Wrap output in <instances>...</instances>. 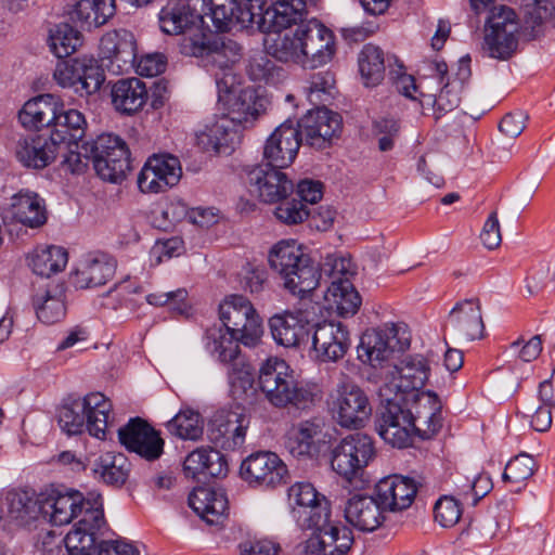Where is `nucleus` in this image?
<instances>
[{"instance_id": "46", "label": "nucleus", "mask_w": 555, "mask_h": 555, "mask_svg": "<svg viewBox=\"0 0 555 555\" xmlns=\"http://www.w3.org/2000/svg\"><path fill=\"white\" fill-rule=\"evenodd\" d=\"M115 14V0H79L70 18L82 29L91 30L104 25Z\"/></svg>"}, {"instance_id": "39", "label": "nucleus", "mask_w": 555, "mask_h": 555, "mask_svg": "<svg viewBox=\"0 0 555 555\" xmlns=\"http://www.w3.org/2000/svg\"><path fill=\"white\" fill-rule=\"evenodd\" d=\"M62 109V101L53 94H40L28 100L18 113L22 126L29 130L52 127L56 111Z\"/></svg>"}, {"instance_id": "45", "label": "nucleus", "mask_w": 555, "mask_h": 555, "mask_svg": "<svg viewBox=\"0 0 555 555\" xmlns=\"http://www.w3.org/2000/svg\"><path fill=\"white\" fill-rule=\"evenodd\" d=\"M100 49L103 57L122 63L125 69L131 67L137 59L134 36L128 30L104 35L100 41Z\"/></svg>"}, {"instance_id": "25", "label": "nucleus", "mask_w": 555, "mask_h": 555, "mask_svg": "<svg viewBox=\"0 0 555 555\" xmlns=\"http://www.w3.org/2000/svg\"><path fill=\"white\" fill-rule=\"evenodd\" d=\"M350 347L347 327L340 322L325 321L314 325L312 351L321 362H336Z\"/></svg>"}, {"instance_id": "34", "label": "nucleus", "mask_w": 555, "mask_h": 555, "mask_svg": "<svg viewBox=\"0 0 555 555\" xmlns=\"http://www.w3.org/2000/svg\"><path fill=\"white\" fill-rule=\"evenodd\" d=\"M385 508L377 498L354 494L348 499L345 505L346 520L361 531L372 532L384 521Z\"/></svg>"}, {"instance_id": "7", "label": "nucleus", "mask_w": 555, "mask_h": 555, "mask_svg": "<svg viewBox=\"0 0 555 555\" xmlns=\"http://www.w3.org/2000/svg\"><path fill=\"white\" fill-rule=\"evenodd\" d=\"M375 456L373 439L363 433L349 434L331 450V466L347 481L360 477Z\"/></svg>"}, {"instance_id": "50", "label": "nucleus", "mask_w": 555, "mask_h": 555, "mask_svg": "<svg viewBox=\"0 0 555 555\" xmlns=\"http://www.w3.org/2000/svg\"><path fill=\"white\" fill-rule=\"evenodd\" d=\"M8 512L11 518L21 525H27L42 516L41 493L35 494L30 491H11L7 496Z\"/></svg>"}, {"instance_id": "62", "label": "nucleus", "mask_w": 555, "mask_h": 555, "mask_svg": "<svg viewBox=\"0 0 555 555\" xmlns=\"http://www.w3.org/2000/svg\"><path fill=\"white\" fill-rule=\"evenodd\" d=\"M373 132L378 137V149L382 152L392 150L396 139L399 137L400 125L393 118H380L374 121Z\"/></svg>"}, {"instance_id": "23", "label": "nucleus", "mask_w": 555, "mask_h": 555, "mask_svg": "<svg viewBox=\"0 0 555 555\" xmlns=\"http://www.w3.org/2000/svg\"><path fill=\"white\" fill-rule=\"evenodd\" d=\"M247 427L248 420L244 414L219 410L209 420L207 436L216 447L235 450L243 446Z\"/></svg>"}, {"instance_id": "26", "label": "nucleus", "mask_w": 555, "mask_h": 555, "mask_svg": "<svg viewBox=\"0 0 555 555\" xmlns=\"http://www.w3.org/2000/svg\"><path fill=\"white\" fill-rule=\"evenodd\" d=\"M390 380L383 386H392V396L400 392L404 401L410 400L411 393L423 388L429 376L427 360L421 354L405 356L389 372Z\"/></svg>"}, {"instance_id": "41", "label": "nucleus", "mask_w": 555, "mask_h": 555, "mask_svg": "<svg viewBox=\"0 0 555 555\" xmlns=\"http://www.w3.org/2000/svg\"><path fill=\"white\" fill-rule=\"evenodd\" d=\"M86 128L83 114L74 108L64 111L62 103V109L56 111L50 137L61 150L65 144L78 149V142L85 137Z\"/></svg>"}, {"instance_id": "30", "label": "nucleus", "mask_w": 555, "mask_h": 555, "mask_svg": "<svg viewBox=\"0 0 555 555\" xmlns=\"http://www.w3.org/2000/svg\"><path fill=\"white\" fill-rule=\"evenodd\" d=\"M217 87L219 93L224 92L228 95L227 103L229 105V113L225 117L233 124L247 127V125L253 124L260 112L263 111V101L257 95L254 89L246 88L236 92L229 86L227 77L217 78Z\"/></svg>"}, {"instance_id": "36", "label": "nucleus", "mask_w": 555, "mask_h": 555, "mask_svg": "<svg viewBox=\"0 0 555 555\" xmlns=\"http://www.w3.org/2000/svg\"><path fill=\"white\" fill-rule=\"evenodd\" d=\"M189 505L210 526L222 525L228 516V499L221 489L195 488L189 495Z\"/></svg>"}, {"instance_id": "3", "label": "nucleus", "mask_w": 555, "mask_h": 555, "mask_svg": "<svg viewBox=\"0 0 555 555\" xmlns=\"http://www.w3.org/2000/svg\"><path fill=\"white\" fill-rule=\"evenodd\" d=\"M112 410L109 400L101 392H92L73 400L59 411V425L68 435H78L85 428L98 439H104Z\"/></svg>"}, {"instance_id": "49", "label": "nucleus", "mask_w": 555, "mask_h": 555, "mask_svg": "<svg viewBox=\"0 0 555 555\" xmlns=\"http://www.w3.org/2000/svg\"><path fill=\"white\" fill-rule=\"evenodd\" d=\"M307 14L304 0H276L262 15L264 23H270L272 28H291L293 24L305 23Z\"/></svg>"}, {"instance_id": "22", "label": "nucleus", "mask_w": 555, "mask_h": 555, "mask_svg": "<svg viewBox=\"0 0 555 555\" xmlns=\"http://www.w3.org/2000/svg\"><path fill=\"white\" fill-rule=\"evenodd\" d=\"M412 404L405 405L413 435L422 439L435 436L442 426L441 404L436 393L426 391L411 393Z\"/></svg>"}, {"instance_id": "14", "label": "nucleus", "mask_w": 555, "mask_h": 555, "mask_svg": "<svg viewBox=\"0 0 555 555\" xmlns=\"http://www.w3.org/2000/svg\"><path fill=\"white\" fill-rule=\"evenodd\" d=\"M400 331L404 333V326L393 323H387L377 330L366 331L362 335L358 347L359 360L377 367L388 361L396 349L403 350L408 348L409 339L399 337Z\"/></svg>"}, {"instance_id": "38", "label": "nucleus", "mask_w": 555, "mask_h": 555, "mask_svg": "<svg viewBox=\"0 0 555 555\" xmlns=\"http://www.w3.org/2000/svg\"><path fill=\"white\" fill-rule=\"evenodd\" d=\"M206 349L215 356L218 361L229 366L231 372H242L246 366L245 359L241 354L238 343L241 340L223 331L221 327L208 328L205 336Z\"/></svg>"}, {"instance_id": "40", "label": "nucleus", "mask_w": 555, "mask_h": 555, "mask_svg": "<svg viewBox=\"0 0 555 555\" xmlns=\"http://www.w3.org/2000/svg\"><path fill=\"white\" fill-rule=\"evenodd\" d=\"M112 103L116 111L132 115L141 111L147 101L149 92L140 78H121L112 86Z\"/></svg>"}, {"instance_id": "24", "label": "nucleus", "mask_w": 555, "mask_h": 555, "mask_svg": "<svg viewBox=\"0 0 555 555\" xmlns=\"http://www.w3.org/2000/svg\"><path fill=\"white\" fill-rule=\"evenodd\" d=\"M302 140L295 121L292 119L285 120L266 142L263 147L266 165L280 169L289 166L294 162Z\"/></svg>"}, {"instance_id": "33", "label": "nucleus", "mask_w": 555, "mask_h": 555, "mask_svg": "<svg viewBox=\"0 0 555 555\" xmlns=\"http://www.w3.org/2000/svg\"><path fill=\"white\" fill-rule=\"evenodd\" d=\"M323 430L320 418L300 421L287 433L285 447L298 460H310L318 455L319 441Z\"/></svg>"}, {"instance_id": "16", "label": "nucleus", "mask_w": 555, "mask_h": 555, "mask_svg": "<svg viewBox=\"0 0 555 555\" xmlns=\"http://www.w3.org/2000/svg\"><path fill=\"white\" fill-rule=\"evenodd\" d=\"M182 168L178 157L170 154L152 155L138 176V186L143 193H162L178 184Z\"/></svg>"}, {"instance_id": "53", "label": "nucleus", "mask_w": 555, "mask_h": 555, "mask_svg": "<svg viewBox=\"0 0 555 555\" xmlns=\"http://www.w3.org/2000/svg\"><path fill=\"white\" fill-rule=\"evenodd\" d=\"M66 263L67 253L60 246L38 248L30 258V267L34 273L46 278L62 271Z\"/></svg>"}, {"instance_id": "6", "label": "nucleus", "mask_w": 555, "mask_h": 555, "mask_svg": "<svg viewBox=\"0 0 555 555\" xmlns=\"http://www.w3.org/2000/svg\"><path fill=\"white\" fill-rule=\"evenodd\" d=\"M90 151L93 167L103 180L119 182L131 170L130 152L126 142L113 133H102L92 142L83 143Z\"/></svg>"}, {"instance_id": "10", "label": "nucleus", "mask_w": 555, "mask_h": 555, "mask_svg": "<svg viewBox=\"0 0 555 555\" xmlns=\"http://www.w3.org/2000/svg\"><path fill=\"white\" fill-rule=\"evenodd\" d=\"M219 318L225 331L245 346H254L261 335V320L251 302L242 295H232L219 306Z\"/></svg>"}, {"instance_id": "51", "label": "nucleus", "mask_w": 555, "mask_h": 555, "mask_svg": "<svg viewBox=\"0 0 555 555\" xmlns=\"http://www.w3.org/2000/svg\"><path fill=\"white\" fill-rule=\"evenodd\" d=\"M334 280L327 286L325 298L331 301L340 317H351L361 306V297L349 279Z\"/></svg>"}, {"instance_id": "61", "label": "nucleus", "mask_w": 555, "mask_h": 555, "mask_svg": "<svg viewBox=\"0 0 555 555\" xmlns=\"http://www.w3.org/2000/svg\"><path fill=\"white\" fill-rule=\"evenodd\" d=\"M188 292L185 288H178L173 292L153 293L146 296V301L153 306L169 305L170 309L179 314L188 311Z\"/></svg>"}, {"instance_id": "27", "label": "nucleus", "mask_w": 555, "mask_h": 555, "mask_svg": "<svg viewBox=\"0 0 555 555\" xmlns=\"http://www.w3.org/2000/svg\"><path fill=\"white\" fill-rule=\"evenodd\" d=\"M250 192L258 194L264 203H276L286 198L294 190L293 182L280 168L270 165L255 166L247 171Z\"/></svg>"}, {"instance_id": "42", "label": "nucleus", "mask_w": 555, "mask_h": 555, "mask_svg": "<svg viewBox=\"0 0 555 555\" xmlns=\"http://www.w3.org/2000/svg\"><path fill=\"white\" fill-rule=\"evenodd\" d=\"M116 271V261L108 255L99 254L85 260L74 274L77 288L87 289L104 285Z\"/></svg>"}, {"instance_id": "52", "label": "nucleus", "mask_w": 555, "mask_h": 555, "mask_svg": "<svg viewBox=\"0 0 555 555\" xmlns=\"http://www.w3.org/2000/svg\"><path fill=\"white\" fill-rule=\"evenodd\" d=\"M48 44L56 57L63 59L76 52L82 44V36L72 25L60 23L49 29Z\"/></svg>"}, {"instance_id": "5", "label": "nucleus", "mask_w": 555, "mask_h": 555, "mask_svg": "<svg viewBox=\"0 0 555 555\" xmlns=\"http://www.w3.org/2000/svg\"><path fill=\"white\" fill-rule=\"evenodd\" d=\"M380 406L375 422L376 431L385 442L396 448H406L412 443L413 431L405 401L400 392L392 396V386H380Z\"/></svg>"}, {"instance_id": "18", "label": "nucleus", "mask_w": 555, "mask_h": 555, "mask_svg": "<svg viewBox=\"0 0 555 555\" xmlns=\"http://www.w3.org/2000/svg\"><path fill=\"white\" fill-rule=\"evenodd\" d=\"M302 40V67L314 69L332 61L335 54V36L317 20L300 24Z\"/></svg>"}, {"instance_id": "48", "label": "nucleus", "mask_w": 555, "mask_h": 555, "mask_svg": "<svg viewBox=\"0 0 555 555\" xmlns=\"http://www.w3.org/2000/svg\"><path fill=\"white\" fill-rule=\"evenodd\" d=\"M309 529L322 530L325 542L328 545L327 551L337 548L333 555H347L354 542L352 530L340 524L331 521V512L324 516L318 515L317 520L311 524Z\"/></svg>"}, {"instance_id": "12", "label": "nucleus", "mask_w": 555, "mask_h": 555, "mask_svg": "<svg viewBox=\"0 0 555 555\" xmlns=\"http://www.w3.org/2000/svg\"><path fill=\"white\" fill-rule=\"evenodd\" d=\"M203 24L209 18L217 31H228L234 24L247 26L261 16L259 0H198Z\"/></svg>"}, {"instance_id": "19", "label": "nucleus", "mask_w": 555, "mask_h": 555, "mask_svg": "<svg viewBox=\"0 0 555 555\" xmlns=\"http://www.w3.org/2000/svg\"><path fill=\"white\" fill-rule=\"evenodd\" d=\"M105 525L102 506L87 507L64 539L69 555H98V539Z\"/></svg>"}, {"instance_id": "20", "label": "nucleus", "mask_w": 555, "mask_h": 555, "mask_svg": "<svg viewBox=\"0 0 555 555\" xmlns=\"http://www.w3.org/2000/svg\"><path fill=\"white\" fill-rule=\"evenodd\" d=\"M295 126L308 145L322 150L340 132L341 117L323 106L309 111Z\"/></svg>"}, {"instance_id": "47", "label": "nucleus", "mask_w": 555, "mask_h": 555, "mask_svg": "<svg viewBox=\"0 0 555 555\" xmlns=\"http://www.w3.org/2000/svg\"><path fill=\"white\" fill-rule=\"evenodd\" d=\"M273 339L276 344L291 348L308 339L309 331L294 314L273 315L269 321Z\"/></svg>"}, {"instance_id": "29", "label": "nucleus", "mask_w": 555, "mask_h": 555, "mask_svg": "<svg viewBox=\"0 0 555 555\" xmlns=\"http://www.w3.org/2000/svg\"><path fill=\"white\" fill-rule=\"evenodd\" d=\"M13 152L23 167L41 170L55 160L61 149L50 135L28 134L16 140Z\"/></svg>"}, {"instance_id": "4", "label": "nucleus", "mask_w": 555, "mask_h": 555, "mask_svg": "<svg viewBox=\"0 0 555 555\" xmlns=\"http://www.w3.org/2000/svg\"><path fill=\"white\" fill-rule=\"evenodd\" d=\"M180 52L186 56L199 60V63L216 79L220 78L217 70L223 73V77L233 80L228 72L241 59V47L232 39L222 36H207L199 31L194 37H184L180 42Z\"/></svg>"}, {"instance_id": "63", "label": "nucleus", "mask_w": 555, "mask_h": 555, "mask_svg": "<svg viewBox=\"0 0 555 555\" xmlns=\"http://www.w3.org/2000/svg\"><path fill=\"white\" fill-rule=\"evenodd\" d=\"M233 124L225 116L219 118L214 124L208 125L210 132L217 143H220V147L223 154H229L233 150V143L236 138V131L233 129Z\"/></svg>"}, {"instance_id": "55", "label": "nucleus", "mask_w": 555, "mask_h": 555, "mask_svg": "<svg viewBox=\"0 0 555 555\" xmlns=\"http://www.w3.org/2000/svg\"><path fill=\"white\" fill-rule=\"evenodd\" d=\"M461 102L459 89L454 85L447 81L436 96L426 95L422 100L423 108L425 105L431 106L433 114L436 120L441 118L444 114L455 109Z\"/></svg>"}, {"instance_id": "1", "label": "nucleus", "mask_w": 555, "mask_h": 555, "mask_svg": "<svg viewBox=\"0 0 555 555\" xmlns=\"http://www.w3.org/2000/svg\"><path fill=\"white\" fill-rule=\"evenodd\" d=\"M257 388L278 409L308 410L318 398L315 389L298 382L283 359L270 357L258 369Z\"/></svg>"}, {"instance_id": "21", "label": "nucleus", "mask_w": 555, "mask_h": 555, "mask_svg": "<svg viewBox=\"0 0 555 555\" xmlns=\"http://www.w3.org/2000/svg\"><path fill=\"white\" fill-rule=\"evenodd\" d=\"M288 505L293 518L302 529L310 528L318 515L324 516L331 512L325 496L317 492L310 482H296L287 493Z\"/></svg>"}, {"instance_id": "57", "label": "nucleus", "mask_w": 555, "mask_h": 555, "mask_svg": "<svg viewBox=\"0 0 555 555\" xmlns=\"http://www.w3.org/2000/svg\"><path fill=\"white\" fill-rule=\"evenodd\" d=\"M34 304L38 319L44 324H54L65 317L64 301L59 297L50 296L49 292L42 298L37 297Z\"/></svg>"}, {"instance_id": "17", "label": "nucleus", "mask_w": 555, "mask_h": 555, "mask_svg": "<svg viewBox=\"0 0 555 555\" xmlns=\"http://www.w3.org/2000/svg\"><path fill=\"white\" fill-rule=\"evenodd\" d=\"M287 467L278 454L260 451L250 454L241 465V476L249 485L275 488L286 482Z\"/></svg>"}, {"instance_id": "31", "label": "nucleus", "mask_w": 555, "mask_h": 555, "mask_svg": "<svg viewBox=\"0 0 555 555\" xmlns=\"http://www.w3.org/2000/svg\"><path fill=\"white\" fill-rule=\"evenodd\" d=\"M203 23L198 0H175L159 13L160 29L168 35H184Z\"/></svg>"}, {"instance_id": "54", "label": "nucleus", "mask_w": 555, "mask_h": 555, "mask_svg": "<svg viewBox=\"0 0 555 555\" xmlns=\"http://www.w3.org/2000/svg\"><path fill=\"white\" fill-rule=\"evenodd\" d=\"M167 430L182 440H198L204 433V422L198 412L181 410L166 423Z\"/></svg>"}, {"instance_id": "35", "label": "nucleus", "mask_w": 555, "mask_h": 555, "mask_svg": "<svg viewBox=\"0 0 555 555\" xmlns=\"http://www.w3.org/2000/svg\"><path fill=\"white\" fill-rule=\"evenodd\" d=\"M266 52L283 63H295L302 66V40L300 24L296 29L274 28L264 38Z\"/></svg>"}, {"instance_id": "44", "label": "nucleus", "mask_w": 555, "mask_h": 555, "mask_svg": "<svg viewBox=\"0 0 555 555\" xmlns=\"http://www.w3.org/2000/svg\"><path fill=\"white\" fill-rule=\"evenodd\" d=\"M391 61L398 62L393 55H385L384 51L372 43L365 44L359 53V72L366 87L379 85L385 76L386 63L391 66Z\"/></svg>"}, {"instance_id": "8", "label": "nucleus", "mask_w": 555, "mask_h": 555, "mask_svg": "<svg viewBox=\"0 0 555 555\" xmlns=\"http://www.w3.org/2000/svg\"><path fill=\"white\" fill-rule=\"evenodd\" d=\"M519 22L513 9L493 5L485 26L483 49L490 57L507 60L517 49Z\"/></svg>"}, {"instance_id": "64", "label": "nucleus", "mask_w": 555, "mask_h": 555, "mask_svg": "<svg viewBox=\"0 0 555 555\" xmlns=\"http://www.w3.org/2000/svg\"><path fill=\"white\" fill-rule=\"evenodd\" d=\"M554 408L540 404L537 405L533 400H529L524 404V413L526 416L531 417V427L544 433L551 428L552 425V410Z\"/></svg>"}, {"instance_id": "60", "label": "nucleus", "mask_w": 555, "mask_h": 555, "mask_svg": "<svg viewBox=\"0 0 555 555\" xmlns=\"http://www.w3.org/2000/svg\"><path fill=\"white\" fill-rule=\"evenodd\" d=\"M435 520L443 528L453 527L461 518L462 509L452 496L440 498L434 507Z\"/></svg>"}, {"instance_id": "28", "label": "nucleus", "mask_w": 555, "mask_h": 555, "mask_svg": "<svg viewBox=\"0 0 555 555\" xmlns=\"http://www.w3.org/2000/svg\"><path fill=\"white\" fill-rule=\"evenodd\" d=\"M446 328L459 343H468L483 336L485 325L478 299L463 300L450 311Z\"/></svg>"}, {"instance_id": "43", "label": "nucleus", "mask_w": 555, "mask_h": 555, "mask_svg": "<svg viewBox=\"0 0 555 555\" xmlns=\"http://www.w3.org/2000/svg\"><path fill=\"white\" fill-rule=\"evenodd\" d=\"M87 465L95 478L115 487H120L127 481L131 466L126 455L114 452H105L93 460L88 459Z\"/></svg>"}, {"instance_id": "9", "label": "nucleus", "mask_w": 555, "mask_h": 555, "mask_svg": "<svg viewBox=\"0 0 555 555\" xmlns=\"http://www.w3.org/2000/svg\"><path fill=\"white\" fill-rule=\"evenodd\" d=\"M327 405L333 420L347 429L363 427L372 414L366 393L349 383L337 385L328 396Z\"/></svg>"}, {"instance_id": "37", "label": "nucleus", "mask_w": 555, "mask_h": 555, "mask_svg": "<svg viewBox=\"0 0 555 555\" xmlns=\"http://www.w3.org/2000/svg\"><path fill=\"white\" fill-rule=\"evenodd\" d=\"M5 218L29 228H39L48 219L44 199L34 191L21 190L11 197Z\"/></svg>"}, {"instance_id": "13", "label": "nucleus", "mask_w": 555, "mask_h": 555, "mask_svg": "<svg viewBox=\"0 0 555 555\" xmlns=\"http://www.w3.org/2000/svg\"><path fill=\"white\" fill-rule=\"evenodd\" d=\"M42 517L54 526L69 524L76 517H82L87 507H101L98 501L91 503L77 490L66 487L47 489L41 492Z\"/></svg>"}, {"instance_id": "59", "label": "nucleus", "mask_w": 555, "mask_h": 555, "mask_svg": "<svg viewBox=\"0 0 555 555\" xmlns=\"http://www.w3.org/2000/svg\"><path fill=\"white\" fill-rule=\"evenodd\" d=\"M280 204L274 210L275 217L286 224H296L306 220L311 211L307 208L306 204L287 197L279 201Z\"/></svg>"}, {"instance_id": "2", "label": "nucleus", "mask_w": 555, "mask_h": 555, "mask_svg": "<svg viewBox=\"0 0 555 555\" xmlns=\"http://www.w3.org/2000/svg\"><path fill=\"white\" fill-rule=\"evenodd\" d=\"M268 260L271 269L283 280L284 287L294 295L304 297L314 291L321 281L319 266L294 240L273 245Z\"/></svg>"}, {"instance_id": "56", "label": "nucleus", "mask_w": 555, "mask_h": 555, "mask_svg": "<svg viewBox=\"0 0 555 555\" xmlns=\"http://www.w3.org/2000/svg\"><path fill=\"white\" fill-rule=\"evenodd\" d=\"M535 469L537 463L533 456L520 453L506 464L503 480L519 485L527 481L534 474Z\"/></svg>"}, {"instance_id": "32", "label": "nucleus", "mask_w": 555, "mask_h": 555, "mask_svg": "<svg viewBox=\"0 0 555 555\" xmlns=\"http://www.w3.org/2000/svg\"><path fill=\"white\" fill-rule=\"evenodd\" d=\"M417 488L409 477L391 475L375 486V494L385 511L398 512L408 508L414 501Z\"/></svg>"}, {"instance_id": "15", "label": "nucleus", "mask_w": 555, "mask_h": 555, "mask_svg": "<svg viewBox=\"0 0 555 555\" xmlns=\"http://www.w3.org/2000/svg\"><path fill=\"white\" fill-rule=\"evenodd\" d=\"M118 440L127 451L149 462L158 460L164 453L165 441L160 433L141 417H132L120 427Z\"/></svg>"}, {"instance_id": "11", "label": "nucleus", "mask_w": 555, "mask_h": 555, "mask_svg": "<svg viewBox=\"0 0 555 555\" xmlns=\"http://www.w3.org/2000/svg\"><path fill=\"white\" fill-rule=\"evenodd\" d=\"M53 78L62 88H69L80 96L96 93L104 80L102 66L93 57L82 56L57 63Z\"/></svg>"}, {"instance_id": "58", "label": "nucleus", "mask_w": 555, "mask_h": 555, "mask_svg": "<svg viewBox=\"0 0 555 555\" xmlns=\"http://www.w3.org/2000/svg\"><path fill=\"white\" fill-rule=\"evenodd\" d=\"M275 68V64L269 59V54L259 52L249 59L246 72L253 81L269 83L274 78Z\"/></svg>"}]
</instances>
